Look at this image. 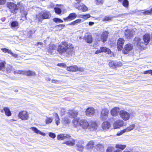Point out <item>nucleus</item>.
Wrapping results in <instances>:
<instances>
[{"label": "nucleus", "mask_w": 152, "mask_h": 152, "mask_svg": "<svg viewBox=\"0 0 152 152\" xmlns=\"http://www.w3.org/2000/svg\"><path fill=\"white\" fill-rule=\"evenodd\" d=\"M57 51L60 54L66 53V54L72 56L74 53V47L70 43L63 42L59 45Z\"/></svg>", "instance_id": "f257e3e1"}, {"label": "nucleus", "mask_w": 152, "mask_h": 152, "mask_svg": "<svg viewBox=\"0 0 152 152\" xmlns=\"http://www.w3.org/2000/svg\"><path fill=\"white\" fill-rule=\"evenodd\" d=\"M51 16V14L48 12L44 11L39 13L36 15V20L42 22L44 19H49Z\"/></svg>", "instance_id": "f03ea898"}, {"label": "nucleus", "mask_w": 152, "mask_h": 152, "mask_svg": "<svg viewBox=\"0 0 152 152\" xmlns=\"http://www.w3.org/2000/svg\"><path fill=\"white\" fill-rule=\"evenodd\" d=\"M20 3H18L17 5L14 4L13 2H8L7 4V7L10 10L11 12L13 13H17L18 8H19Z\"/></svg>", "instance_id": "7ed1b4c3"}, {"label": "nucleus", "mask_w": 152, "mask_h": 152, "mask_svg": "<svg viewBox=\"0 0 152 152\" xmlns=\"http://www.w3.org/2000/svg\"><path fill=\"white\" fill-rule=\"evenodd\" d=\"M119 113L120 117L124 121L128 120L132 115L134 116L132 113H129L124 110H120Z\"/></svg>", "instance_id": "20e7f679"}, {"label": "nucleus", "mask_w": 152, "mask_h": 152, "mask_svg": "<svg viewBox=\"0 0 152 152\" xmlns=\"http://www.w3.org/2000/svg\"><path fill=\"white\" fill-rule=\"evenodd\" d=\"M133 43L139 48H142L146 46L142 39L139 37H136L134 38Z\"/></svg>", "instance_id": "39448f33"}, {"label": "nucleus", "mask_w": 152, "mask_h": 152, "mask_svg": "<svg viewBox=\"0 0 152 152\" xmlns=\"http://www.w3.org/2000/svg\"><path fill=\"white\" fill-rule=\"evenodd\" d=\"M109 111L106 108H102L100 112V118L101 119L105 120H106L108 116Z\"/></svg>", "instance_id": "423d86ee"}, {"label": "nucleus", "mask_w": 152, "mask_h": 152, "mask_svg": "<svg viewBox=\"0 0 152 152\" xmlns=\"http://www.w3.org/2000/svg\"><path fill=\"white\" fill-rule=\"evenodd\" d=\"M14 73L22 74L28 76H35L36 75L35 72L30 70L27 71L17 70L14 71Z\"/></svg>", "instance_id": "0eeeda50"}, {"label": "nucleus", "mask_w": 152, "mask_h": 152, "mask_svg": "<svg viewBox=\"0 0 152 152\" xmlns=\"http://www.w3.org/2000/svg\"><path fill=\"white\" fill-rule=\"evenodd\" d=\"M18 117L22 120H26L29 118V115L27 111H23L19 113Z\"/></svg>", "instance_id": "6e6552de"}, {"label": "nucleus", "mask_w": 152, "mask_h": 152, "mask_svg": "<svg viewBox=\"0 0 152 152\" xmlns=\"http://www.w3.org/2000/svg\"><path fill=\"white\" fill-rule=\"evenodd\" d=\"M95 114V110L92 107H89L86 110V114L88 116H92L94 115Z\"/></svg>", "instance_id": "1a4fd4ad"}, {"label": "nucleus", "mask_w": 152, "mask_h": 152, "mask_svg": "<svg viewBox=\"0 0 152 152\" xmlns=\"http://www.w3.org/2000/svg\"><path fill=\"white\" fill-rule=\"evenodd\" d=\"M133 49V45L130 44H127L125 45L123 52L124 54H128Z\"/></svg>", "instance_id": "9d476101"}, {"label": "nucleus", "mask_w": 152, "mask_h": 152, "mask_svg": "<svg viewBox=\"0 0 152 152\" xmlns=\"http://www.w3.org/2000/svg\"><path fill=\"white\" fill-rule=\"evenodd\" d=\"M104 151V147L103 145L98 144L96 145L94 149H92L91 152H103Z\"/></svg>", "instance_id": "9b49d317"}, {"label": "nucleus", "mask_w": 152, "mask_h": 152, "mask_svg": "<svg viewBox=\"0 0 152 152\" xmlns=\"http://www.w3.org/2000/svg\"><path fill=\"white\" fill-rule=\"evenodd\" d=\"M75 143L77 147V149L80 151H82L84 148L83 146L84 144L83 141L76 140Z\"/></svg>", "instance_id": "f8f14e48"}, {"label": "nucleus", "mask_w": 152, "mask_h": 152, "mask_svg": "<svg viewBox=\"0 0 152 152\" xmlns=\"http://www.w3.org/2000/svg\"><path fill=\"white\" fill-rule=\"evenodd\" d=\"M135 34L134 31L132 29H127L125 30V37L128 39H130Z\"/></svg>", "instance_id": "ddd939ff"}, {"label": "nucleus", "mask_w": 152, "mask_h": 152, "mask_svg": "<svg viewBox=\"0 0 152 152\" xmlns=\"http://www.w3.org/2000/svg\"><path fill=\"white\" fill-rule=\"evenodd\" d=\"M124 121L121 119L117 120L113 124V126L114 129L119 128L122 126L124 124Z\"/></svg>", "instance_id": "4468645a"}, {"label": "nucleus", "mask_w": 152, "mask_h": 152, "mask_svg": "<svg viewBox=\"0 0 152 152\" xmlns=\"http://www.w3.org/2000/svg\"><path fill=\"white\" fill-rule=\"evenodd\" d=\"M124 42V39L122 38H119L118 39L117 48L119 51H121L122 50Z\"/></svg>", "instance_id": "2eb2a0df"}, {"label": "nucleus", "mask_w": 152, "mask_h": 152, "mask_svg": "<svg viewBox=\"0 0 152 152\" xmlns=\"http://www.w3.org/2000/svg\"><path fill=\"white\" fill-rule=\"evenodd\" d=\"M109 33L107 31L103 32L101 34L100 39L98 40V41H102L103 42L107 41Z\"/></svg>", "instance_id": "dca6fc26"}, {"label": "nucleus", "mask_w": 152, "mask_h": 152, "mask_svg": "<svg viewBox=\"0 0 152 152\" xmlns=\"http://www.w3.org/2000/svg\"><path fill=\"white\" fill-rule=\"evenodd\" d=\"M80 125L84 129H86L88 128L89 122L85 120H81L79 122Z\"/></svg>", "instance_id": "f3484780"}, {"label": "nucleus", "mask_w": 152, "mask_h": 152, "mask_svg": "<svg viewBox=\"0 0 152 152\" xmlns=\"http://www.w3.org/2000/svg\"><path fill=\"white\" fill-rule=\"evenodd\" d=\"M120 108L118 107H114L110 110L111 115L113 116H117L118 114Z\"/></svg>", "instance_id": "a211bd4d"}, {"label": "nucleus", "mask_w": 152, "mask_h": 152, "mask_svg": "<svg viewBox=\"0 0 152 152\" xmlns=\"http://www.w3.org/2000/svg\"><path fill=\"white\" fill-rule=\"evenodd\" d=\"M109 65L112 69H114L117 67L121 66L122 64L120 63H118L116 61H111L109 63Z\"/></svg>", "instance_id": "6ab92c4d"}, {"label": "nucleus", "mask_w": 152, "mask_h": 152, "mask_svg": "<svg viewBox=\"0 0 152 152\" xmlns=\"http://www.w3.org/2000/svg\"><path fill=\"white\" fill-rule=\"evenodd\" d=\"M69 117L74 118L76 117L78 115V112L77 110H69L67 113Z\"/></svg>", "instance_id": "aec40b11"}, {"label": "nucleus", "mask_w": 152, "mask_h": 152, "mask_svg": "<svg viewBox=\"0 0 152 152\" xmlns=\"http://www.w3.org/2000/svg\"><path fill=\"white\" fill-rule=\"evenodd\" d=\"M151 37L149 34H146L144 35L142 39L145 45H147L149 43L151 40Z\"/></svg>", "instance_id": "412c9836"}, {"label": "nucleus", "mask_w": 152, "mask_h": 152, "mask_svg": "<svg viewBox=\"0 0 152 152\" xmlns=\"http://www.w3.org/2000/svg\"><path fill=\"white\" fill-rule=\"evenodd\" d=\"M97 125L96 123L94 121H91L89 122L88 129L90 131H93L97 129Z\"/></svg>", "instance_id": "4be33fe9"}, {"label": "nucleus", "mask_w": 152, "mask_h": 152, "mask_svg": "<svg viewBox=\"0 0 152 152\" xmlns=\"http://www.w3.org/2000/svg\"><path fill=\"white\" fill-rule=\"evenodd\" d=\"M71 136L69 134H59L57 136V139L58 140H67Z\"/></svg>", "instance_id": "5701e85b"}, {"label": "nucleus", "mask_w": 152, "mask_h": 152, "mask_svg": "<svg viewBox=\"0 0 152 152\" xmlns=\"http://www.w3.org/2000/svg\"><path fill=\"white\" fill-rule=\"evenodd\" d=\"M77 17V14L75 13H72L70 14L69 16L64 18L65 20L70 21L75 18Z\"/></svg>", "instance_id": "b1692460"}, {"label": "nucleus", "mask_w": 152, "mask_h": 152, "mask_svg": "<svg viewBox=\"0 0 152 152\" xmlns=\"http://www.w3.org/2000/svg\"><path fill=\"white\" fill-rule=\"evenodd\" d=\"M68 140L67 141L64 142L63 144L69 146H73L75 145L76 140L71 138V137L69 138Z\"/></svg>", "instance_id": "393cba45"}, {"label": "nucleus", "mask_w": 152, "mask_h": 152, "mask_svg": "<svg viewBox=\"0 0 152 152\" xmlns=\"http://www.w3.org/2000/svg\"><path fill=\"white\" fill-rule=\"evenodd\" d=\"M102 126L104 130H107L110 127V124L108 122H104L102 124Z\"/></svg>", "instance_id": "a878e982"}, {"label": "nucleus", "mask_w": 152, "mask_h": 152, "mask_svg": "<svg viewBox=\"0 0 152 152\" xmlns=\"http://www.w3.org/2000/svg\"><path fill=\"white\" fill-rule=\"evenodd\" d=\"M85 39L86 41L88 43H91L92 42L93 38L91 35L87 34L85 35Z\"/></svg>", "instance_id": "bb28decb"}, {"label": "nucleus", "mask_w": 152, "mask_h": 152, "mask_svg": "<svg viewBox=\"0 0 152 152\" xmlns=\"http://www.w3.org/2000/svg\"><path fill=\"white\" fill-rule=\"evenodd\" d=\"M67 70L72 72H76L77 71V66L76 65H73L67 67Z\"/></svg>", "instance_id": "cd10ccee"}, {"label": "nucleus", "mask_w": 152, "mask_h": 152, "mask_svg": "<svg viewBox=\"0 0 152 152\" xmlns=\"http://www.w3.org/2000/svg\"><path fill=\"white\" fill-rule=\"evenodd\" d=\"M76 8L79 10H82L83 12H85L88 10V8L84 4L80 5L77 7H76Z\"/></svg>", "instance_id": "c85d7f7f"}, {"label": "nucleus", "mask_w": 152, "mask_h": 152, "mask_svg": "<svg viewBox=\"0 0 152 152\" xmlns=\"http://www.w3.org/2000/svg\"><path fill=\"white\" fill-rule=\"evenodd\" d=\"M120 2L122 3L123 5L126 8H128L129 6V2L128 0H118Z\"/></svg>", "instance_id": "c756f323"}, {"label": "nucleus", "mask_w": 152, "mask_h": 152, "mask_svg": "<svg viewBox=\"0 0 152 152\" xmlns=\"http://www.w3.org/2000/svg\"><path fill=\"white\" fill-rule=\"evenodd\" d=\"M11 27L12 28H19L18 23L16 21H12L11 24Z\"/></svg>", "instance_id": "7c9ffc66"}, {"label": "nucleus", "mask_w": 152, "mask_h": 152, "mask_svg": "<svg viewBox=\"0 0 152 152\" xmlns=\"http://www.w3.org/2000/svg\"><path fill=\"white\" fill-rule=\"evenodd\" d=\"M79 121V119L77 118H74L73 119L72 123L75 127H76L80 125Z\"/></svg>", "instance_id": "2f4dec72"}, {"label": "nucleus", "mask_w": 152, "mask_h": 152, "mask_svg": "<svg viewBox=\"0 0 152 152\" xmlns=\"http://www.w3.org/2000/svg\"><path fill=\"white\" fill-rule=\"evenodd\" d=\"M82 20L80 19H77L71 22L69 24V25H76L78 23H81Z\"/></svg>", "instance_id": "473e14b6"}, {"label": "nucleus", "mask_w": 152, "mask_h": 152, "mask_svg": "<svg viewBox=\"0 0 152 152\" xmlns=\"http://www.w3.org/2000/svg\"><path fill=\"white\" fill-rule=\"evenodd\" d=\"M32 129V130L34 131L37 134H39L42 135H45V133L42 132L39 130H38L36 127H32L31 128Z\"/></svg>", "instance_id": "72a5a7b5"}, {"label": "nucleus", "mask_w": 152, "mask_h": 152, "mask_svg": "<svg viewBox=\"0 0 152 152\" xmlns=\"http://www.w3.org/2000/svg\"><path fill=\"white\" fill-rule=\"evenodd\" d=\"M94 144V142L93 141H90L87 145V148L88 149H92L93 148Z\"/></svg>", "instance_id": "f704fd0d"}, {"label": "nucleus", "mask_w": 152, "mask_h": 152, "mask_svg": "<svg viewBox=\"0 0 152 152\" xmlns=\"http://www.w3.org/2000/svg\"><path fill=\"white\" fill-rule=\"evenodd\" d=\"M4 111L5 114L7 116H10L11 115V113L9 108L7 107L4 108Z\"/></svg>", "instance_id": "c9c22d12"}, {"label": "nucleus", "mask_w": 152, "mask_h": 152, "mask_svg": "<svg viewBox=\"0 0 152 152\" xmlns=\"http://www.w3.org/2000/svg\"><path fill=\"white\" fill-rule=\"evenodd\" d=\"M100 50H101L102 52H107V53L108 54L110 52H111V51L110 49H109L105 47H101L100 48Z\"/></svg>", "instance_id": "e433bc0d"}, {"label": "nucleus", "mask_w": 152, "mask_h": 152, "mask_svg": "<svg viewBox=\"0 0 152 152\" xmlns=\"http://www.w3.org/2000/svg\"><path fill=\"white\" fill-rule=\"evenodd\" d=\"M135 127V125L132 124L130 125L129 127L125 129L126 132H128L133 130Z\"/></svg>", "instance_id": "4c0bfd02"}, {"label": "nucleus", "mask_w": 152, "mask_h": 152, "mask_svg": "<svg viewBox=\"0 0 152 152\" xmlns=\"http://www.w3.org/2000/svg\"><path fill=\"white\" fill-rule=\"evenodd\" d=\"M126 146L125 145L120 144H116L115 145L116 148L121 149L122 150L124 149L126 147Z\"/></svg>", "instance_id": "58836bf2"}, {"label": "nucleus", "mask_w": 152, "mask_h": 152, "mask_svg": "<svg viewBox=\"0 0 152 152\" xmlns=\"http://www.w3.org/2000/svg\"><path fill=\"white\" fill-rule=\"evenodd\" d=\"M53 120L52 118L50 117H47L45 120L46 124H48L52 122Z\"/></svg>", "instance_id": "ea45409f"}, {"label": "nucleus", "mask_w": 152, "mask_h": 152, "mask_svg": "<svg viewBox=\"0 0 152 152\" xmlns=\"http://www.w3.org/2000/svg\"><path fill=\"white\" fill-rule=\"evenodd\" d=\"M5 62L0 63V70L4 71L5 69Z\"/></svg>", "instance_id": "a19ab883"}, {"label": "nucleus", "mask_w": 152, "mask_h": 152, "mask_svg": "<svg viewBox=\"0 0 152 152\" xmlns=\"http://www.w3.org/2000/svg\"><path fill=\"white\" fill-rule=\"evenodd\" d=\"M64 123L68 124L70 122V121L68 117H65L63 119Z\"/></svg>", "instance_id": "79ce46f5"}, {"label": "nucleus", "mask_w": 152, "mask_h": 152, "mask_svg": "<svg viewBox=\"0 0 152 152\" xmlns=\"http://www.w3.org/2000/svg\"><path fill=\"white\" fill-rule=\"evenodd\" d=\"M103 2V0H95V3L96 5L102 4Z\"/></svg>", "instance_id": "37998d69"}, {"label": "nucleus", "mask_w": 152, "mask_h": 152, "mask_svg": "<svg viewBox=\"0 0 152 152\" xmlns=\"http://www.w3.org/2000/svg\"><path fill=\"white\" fill-rule=\"evenodd\" d=\"M1 50L3 52L5 53H7L9 54H12V52H11V51L9 49L5 48H2L1 49Z\"/></svg>", "instance_id": "c03bdc74"}, {"label": "nucleus", "mask_w": 152, "mask_h": 152, "mask_svg": "<svg viewBox=\"0 0 152 152\" xmlns=\"http://www.w3.org/2000/svg\"><path fill=\"white\" fill-rule=\"evenodd\" d=\"M80 17L82 18H90L91 15L89 14H86V15H81Z\"/></svg>", "instance_id": "a18cd8bd"}, {"label": "nucleus", "mask_w": 152, "mask_h": 152, "mask_svg": "<svg viewBox=\"0 0 152 152\" xmlns=\"http://www.w3.org/2000/svg\"><path fill=\"white\" fill-rule=\"evenodd\" d=\"M115 151L114 148V147H110L107 148L106 152H114Z\"/></svg>", "instance_id": "49530a36"}, {"label": "nucleus", "mask_w": 152, "mask_h": 152, "mask_svg": "<svg viewBox=\"0 0 152 152\" xmlns=\"http://www.w3.org/2000/svg\"><path fill=\"white\" fill-rule=\"evenodd\" d=\"M49 48L50 50H55L56 48V47L54 44H50L49 45Z\"/></svg>", "instance_id": "de8ad7c7"}, {"label": "nucleus", "mask_w": 152, "mask_h": 152, "mask_svg": "<svg viewBox=\"0 0 152 152\" xmlns=\"http://www.w3.org/2000/svg\"><path fill=\"white\" fill-rule=\"evenodd\" d=\"M53 21L54 22H55L56 23H57V22L62 23L63 22V20H61V19H60L59 18H54L53 19Z\"/></svg>", "instance_id": "09e8293b"}, {"label": "nucleus", "mask_w": 152, "mask_h": 152, "mask_svg": "<svg viewBox=\"0 0 152 152\" xmlns=\"http://www.w3.org/2000/svg\"><path fill=\"white\" fill-rule=\"evenodd\" d=\"M55 12L58 14H60L61 13V9L59 8H54Z\"/></svg>", "instance_id": "8fccbe9b"}, {"label": "nucleus", "mask_w": 152, "mask_h": 152, "mask_svg": "<svg viewBox=\"0 0 152 152\" xmlns=\"http://www.w3.org/2000/svg\"><path fill=\"white\" fill-rule=\"evenodd\" d=\"M126 131L125 129H124L122 130L120 132H118L117 134V135L118 136H120L122 134L124 133L125 132H126Z\"/></svg>", "instance_id": "3c124183"}, {"label": "nucleus", "mask_w": 152, "mask_h": 152, "mask_svg": "<svg viewBox=\"0 0 152 152\" xmlns=\"http://www.w3.org/2000/svg\"><path fill=\"white\" fill-rule=\"evenodd\" d=\"M145 15L152 14V8L150 10H147L143 12Z\"/></svg>", "instance_id": "603ef678"}, {"label": "nucleus", "mask_w": 152, "mask_h": 152, "mask_svg": "<svg viewBox=\"0 0 152 152\" xmlns=\"http://www.w3.org/2000/svg\"><path fill=\"white\" fill-rule=\"evenodd\" d=\"M65 26V25L64 24H59L57 25L56 26V27L58 28V29H62Z\"/></svg>", "instance_id": "864d4df0"}, {"label": "nucleus", "mask_w": 152, "mask_h": 152, "mask_svg": "<svg viewBox=\"0 0 152 152\" xmlns=\"http://www.w3.org/2000/svg\"><path fill=\"white\" fill-rule=\"evenodd\" d=\"M49 135L50 137L53 138H55L56 137L55 134L54 133L52 132H50L49 134Z\"/></svg>", "instance_id": "5fc2aeb1"}, {"label": "nucleus", "mask_w": 152, "mask_h": 152, "mask_svg": "<svg viewBox=\"0 0 152 152\" xmlns=\"http://www.w3.org/2000/svg\"><path fill=\"white\" fill-rule=\"evenodd\" d=\"M12 67L11 66L9 65L6 68L7 70V72H10L12 70Z\"/></svg>", "instance_id": "6e6d98bb"}, {"label": "nucleus", "mask_w": 152, "mask_h": 152, "mask_svg": "<svg viewBox=\"0 0 152 152\" xmlns=\"http://www.w3.org/2000/svg\"><path fill=\"white\" fill-rule=\"evenodd\" d=\"M111 19V18L109 16H105L103 19V21H107Z\"/></svg>", "instance_id": "4d7b16f0"}, {"label": "nucleus", "mask_w": 152, "mask_h": 152, "mask_svg": "<svg viewBox=\"0 0 152 152\" xmlns=\"http://www.w3.org/2000/svg\"><path fill=\"white\" fill-rule=\"evenodd\" d=\"M55 120L56 121V124L57 125H58L59 123V118L58 117V115H57V116H56V118Z\"/></svg>", "instance_id": "13d9d810"}, {"label": "nucleus", "mask_w": 152, "mask_h": 152, "mask_svg": "<svg viewBox=\"0 0 152 152\" xmlns=\"http://www.w3.org/2000/svg\"><path fill=\"white\" fill-rule=\"evenodd\" d=\"M34 32L32 31H30L28 32L27 34V36L28 37H30L31 36L32 34L34 33Z\"/></svg>", "instance_id": "bf43d9fd"}, {"label": "nucleus", "mask_w": 152, "mask_h": 152, "mask_svg": "<svg viewBox=\"0 0 152 152\" xmlns=\"http://www.w3.org/2000/svg\"><path fill=\"white\" fill-rule=\"evenodd\" d=\"M57 65L60 67L65 68L66 67V65L64 63H61L60 64H58Z\"/></svg>", "instance_id": "052dcab7"}, {"label": "nucleus", "mask_w": 152, "mask_h": 152, "mask_svg": "<svg viewBox=\"0 0 152 152\" xmlns=\"http://www.w3.org/2000/svg\"><path fill=\"white\" fill-rule=\"evenodd\" d=\"M65 110L64 108H62L61 109V110H60V113L61 114L63 115L65 114Z\"/></svg>", "instance_id": "680f3d73"}, {"label": "nucleus", "mask_w": 152, "mask_h": 152, "mask_svg": "<svg viewBox=\"0 0 152 152\" xmlns=\"http://www.w3.org/2000/svg\"><path fill=\"white\" fill-rule=\"evenodd\" d=\"M51 82L52 83L58 84L60 83V81L56 80H51Z\"/></svg>", "instance_id": "e2e57ef3"}, {"label": "nucleus", "mask_w": 152, "mask_h": 152, "mask_svg": "<svg viewBox=\"0 0 152 152\" xmlns=\"http://www.w3.org/2000/svg\"><path fill=\"white\" fill-rule=\"evenodd\" d=\"M6 0H0V5H3L5 4Z\"/></svg>", "instance_id": "0e129e2a"}, {"label": "nucleus", "mask_w": 152, "mask_h": 152, "mask_svg": "<svg viewBox=\"0 0 152 152\" xmlns=\"http://www.w3.org/2000/svg\"><path fill=\"white\" fill-rule=\"evenodd\" d=\"M151 70H150L147 71H145L143 73L145 74H151Z\"/></svg>", "instance_id": "69168bd1"}, {"label": "nucleus", "mask_w": 152, "mask_h": 152, "mask_svg": "<svg viewBox=\"0 0 152 152\" xmlns=\"http://www.w3.org/2000/svg\"><path fill=\"white\" fill-rule=\"evenodd\" d=\"M84 68L83 67L78 68L77 67V71L83 72L84 71Z\"/></svg>", "instance_id": "338daca9"}, {"label": "nucleus", "mask_w": 152, "mask_h": 152, "mask_svg": "<svg viewBox=\"0 0 152 152\" xmlns=\"http://www.w3.org/2000/svg\"><path fill=\"white\" fill-rule=\"evenodd\" d=\"M23 15L26 18V16L27 14V12L26 11H23Z\"/></svg>", "instance_id": "774afa93"}]
</instances>
